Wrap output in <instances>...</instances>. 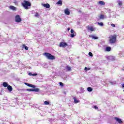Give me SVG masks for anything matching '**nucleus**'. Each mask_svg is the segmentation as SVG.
Listing matches in <instances>:
<instances>
[{
    "mask_svg": "<svg viewBox=\"0 0 124 124\" xmlns=\"http://www.w3.org/2000/svg\"><path fill=\"white\" fill-rule=\"evenodd\" d=\"M117 41V35H112L110 36L109 37V43L110 44H114Z\"/></svg>",
    "mask_w": 124,
    "mask_h": 124,
    "instance_id": "nucleus-1",
    "label": "nucleus"
},
{
    "mask_svg": "<svg viewBox=\"0 0 124 124\" xmlns=\"http://www.w3.org/2000/svg\"><path fill=\"white\" fill-rule=\"evenodd\" d=\"M64 12L66 15H70V11H69V9L66 8L64 10Z\"/></svg>",
    "mask_w": 124,
    "mask_h": 124,
    "instance_id": "nucleus-10",
    "label": "nucleus"
},
{
    "mask_svg": "<svg viewBox=\"0 0 124 124\" xmlns=\"http://www.w3.org/2000/svg\"><path fill=\"white\" fill-rule=\"evenodd\" d=\"M66 68L68 71H70L71 70V67L69 66H67Z\"/></svg>",
    "mask_w": 124,
    "mask_h": 124,
    "instance_id": "nucleus-25",
    "label": "nucleus"
},
{
    "mask_svg": "<svg viewBox=\"0 0 124 124\" xmlns=\"http://www.w3.org/2000/svg\"><path fill=\"white\" fill-rule=\"evenodd\" d=\"M25 85L26 86H28V87H31V88H36V87L35 85H33L32 84H31L30 83H28L27 82L24 83Z\"/></svg>",
    "mask_w": 124,
    "mask_h": 124,
    "instance_id": "nucleus-12",
    "label": "nucleus"
},
{
    "mask_svg": "<svg viewBox=\"0 0 124 124\" xmlns=\"http://www.w3.org/2000/svg\"><path fill=\"white\" fill-rule=\"evenodd\" d=\"M59 46L60 47H63V48H64L66 46H67V44H66V43L61 42L60 43Z\"/></svg>",
    "mask_w": 124,
    "mask_h": 124,
    "instance_id": "nucleus-11",
    "label": "nucleus"
},
{
    "mask_svg": "<svg viewBox=\"0 0 124 124\" xmlns=\"http://www.w3.org/2000/svg\"><path fill=\"white\" fill-rule=\"evenodd\" d=\"M67 30H68V31H70V28H67Z\"/></svg>",
    "mask_w": 124,
    "mask_h": 124,
    "instance_id": "nucleus-42",
    "label": "nucleus"
},
{
    "mask_svg": "<svg viewBox=\"0 0 124 124\" xmlns=\"http://www.w3.org/2000/svg\"><path fill=\"white\" fill-rule=\"evenodd\" d=\"M34 16H35V17H37V18H39V16H40V15H39V14H38V13H36Z\"/></svg>",
    "mask_w": 124,
    "mask_h": 124,
    "instance_id": "nucleus-28",
    "label": "nucleus"
},
{
    "mask_svg": "<svg viewBox=\"0 0 124 124\" xmlns=\"http://www.w3.org/2000/svg\"><path fill=\"white\" fill-rule=\"evenodd\" d=\"M45 56H46V58L48 59V60H55L56 58L55 57V56H53V55L51 54L50 53L46 52L44 54Z\"/></svg>",
    "mask_w": 124,
    "mask_h": 124,
    "instance_id": "nucleus-3",
    "label": "nucleus"
},
{
    "mask_svg": "<svg viewBox=\"0 0 124 124\" xmlns=\"http://www.w3.org/2000/svg\"><path fill=\"white\" fill-rule=\"evenodd\" d=\"M57 4H62V0H59L57 2Z\"/></svg>",
    "mask_w": 124,
    "mask_h": 124,
    "instance_id": "nucleus-29",
    "label": "nucleus"
},
{
    "mask_svg": "<svg viewBox=\"0 0 124 124\" xmlns=\"http://www.w3.org/2000/svg\"><path fill=\"white\" fill-rule=\"evenodd\" d=\"M74 30L73 29L71 30V33H74Z\"/></svg>",
    "mask_w": 124,
    "mask_h": 124,
    "instance_id": "nucleus-35",
    "label": "nucleus"
},
{
    "mask_svg": "<svg viewBox=\"0 0 124 124\" xmlns=\"http://www.w3.org/2000/svg\"><path fill=\"white\" fill-rule=\"evenodd\" d=\"M2 85L4 87V88H6L7 87H8V84L7 83V82H3Z\"/></svg>",
    "mask_w": 124,
    "mask_h": 124,
    "instance_id": "nucleus-18",
    "label": "nucleus"
},
{
    "mask_svg": "<svg viewBox=\"0 0 124 124\" xmlns=\"http://www.w3.org/2000/svg\"><path fill=\"white\" fill-rule=\"evenodd\" d=\"M26 91L27 92H35L36 93H38V92H39V88H33L32 89H27Z\"/></svg>",
    "mask_w": 124,
    "mask_h": 124,
    "instance_id": "nucleus-4",
    "label": "nucleus"
},
{
    "mask_svg": "<svg viewBox=\"0 0 124 124\" xmlns=\"http://www.w3.org/2000/svg\"><path fill=\"white\" fill-rule=\"evenodd\" d=\"M29 75H30V76H32V73H29Z\"/></svg>",
    "mask_w": 124,
    "mask_h": 124,
    "instance_id": "nucleus-39",
    "label": "nucleus"
},
{
    "mask_svg": "<svg viewBox=\"0 0 124 124\" xmlns=\"http://www.w3.org/2000/svg\"><path fill=\"white\" fill-rule=\"evenodd\" d=\"M111 27H113V28H115V27H116V25L114 24H111Z\"/></svg>",
    "mask_w": 124,
    "mask_h": 124,
    "instance_id": "nucleus-36",
    "label": "nucleus"
},
{
    "mask_svg": "<svg viewBox=\"0 0 124 124\" xmlns=\"http://www.w3.org/2000/svg\"><path fill=\"white\" fill-rule=\"evenodd\" d=\"M73 99H74V102L75 103H79V102H80V101L79 100H78L77 99V98H76V97H74Z\"/></svg>",
    "mask_w": 124,
    "mask_h": 124,
    "instance_id": "nucleus-17",
    "label": "nucleus"
},
{
    "mask_svg": "<svg viewBox=\"0 0 124 124\" xmlns=\"http://www.w3.org/2000/svg\"><path fill=\"white\" fill-rule=\"evenodd\" d=\"M80 92H81V93H84V92H85V90H84V88H80Z\"/></svg>",
    "mask_w": 124,
    "mask_h": 124,
    "instance_id": "nucleus-30",
    "label": "nucleus"
},
{
    "mask_svg": "<svg viewBox=\"0 0 124 124\" xmlns=\"http://www.w3.org/2000/svg\"><path fill=\"white\" fill-rule=\"evenodd\" d=\"M63 93H64V94H66V92H65V91L63 92Z\"/></svg>",
    "mask_w": 124,
    "mask_h": 124,
    "instance_id": "nucleus-41",
    "label": "nucleus"
},
{
    "mask_svg": "<svg viewBox=\"0 0 124 124\" xmlns=\"http://www.w3.org/2000/svg\"><path fill=\"white\" fill-rule=\"evenodd\" d=\"M105 17L103 15H101L99 16V19H104Z\"/></svg>",
    "mask_w": 124,
    "mask_h": 124,
    "instance_id": "nucleus-27",
    "label": "nucleus"
},
{
    "mask_svg": "<svg viewBox=\"0 0 124 124\" xmlns=\"http://www.w3.org/2000/svg\"><path fill=\"white\" fill-rule=\"evenodd\" d=\"M87 91L88 92H93V88H92V87H88L87 88Z\"/></svg>",
    "mask_w": 124,
    "mask_h": 124,
    "instance_id": "nucleus-24",
    "label": "nucleus"
},
{
    "mask_svg": "<svg viewBox=\"0 0 124 124\" xmlns=\"http://www.w3.org/2000/svg\"><path fill=\"white\" fill-rule=\"evenodd\" d=\"M114 120H115V121H116V122H117L118 124H123V123H124V122H123L122 119H121L119 117L114 118Z\"/></svg>",
    "mask_w": 124,
    "mask_h": 124,
    "instance_id": "nucleus-9",
    "label": "nucleus"
},
{
    "mask_svg": "<svg viewBox=\"0 0 124 124\" xmlns=\"http://www.w3.org/2000/svg\"><path fill=\"white\" fill-rule=\"evenodd\" d=\"M22 48L25 49V50H29V47H28V46H27L26 45H23L22 46Z\"/></svg>",
    "mask_w": 124,
    "mask_h": 124,
    "instance_id": "nucleus-23",
    "label": "nucleus"
},
{
    "mask_svg": "<svg viewBox=\"0 0 124 124\" xmlns=\"http://www.w3.org/2000/svg\"><path fill=\"white\" fill-rule=\"evenodd\" d=\"M98 3H99V4L101 5H105V2H104L103 1H99Z\"/></svg>",
    "mask_w": 124,
    "mask_h": 124,
    "instance_id": "nucleus-20",
    "label": "nucleus"
},
{
    "mask_svg": "<svg viewBox=\"0 0 124 124\" xmlns=\"http://www.w3.org/2000/svg\"><path fill=\"white\" fill-rule=\"evenodd\" d=\"M21 4L25 9H29V6H31V4L29 1L24 0L23 2L21 3Z\"/></svg>",
    "mask_w": 124,
    "mask_h": 124,
    "instance_id": "nucleus-2",
    "label": "nucleus"
},
{
    "mask_svg": "<svg viewBox=\"0 0 124 124\" xmlns=\"http://www.w3.org/2000/svg\"><path fill=\"white\" fill-rule=\"evenodd\" d=\"M117 3L120 7H122L123 6V4L124 3V2L123 1V0H117Z\"/></svg>",
    "mask_w": 124,
    "mask_h": 124,
    "instance_id": "nucleus-8",
    "label": "nucleus"
},
{
    "mask_svg": "<svg viewBox=\"0 0 124 124\" xmlns=\"http://www.w3.org/2000/svg\"><path fill=\"white\" fill-rule=\"evenodd\" d=\"M75 35H76V32H74L73 33H71V34H70V37L73 38L74 37V36H75Z\"/></svg>",
    "mask_w": 124,
    "mask_h": 124,
    "instance_id": "nucleus-21",
    "label": "nucleus"
},
{
    "mask_svg": "<svg viewBox=\"0 0 124 124\" xmlns=\"http://www.w3.org/2000/svg\"><path fill=\"white\" fill-rule=\"evenodd\" d=\"M10 9H11V10H13L14 11H16V7L14 6H10L9 7Z\"/></svg>",
    "mask_w": 124,
    "mask_h": 124,
    "instance_id": "nucleus-15",
    "label": "nucleus"
},
{
    "mask_svg": "<svg viewBox=\"0 0 124 124\" xmlns=\"http://www.w3.org/2000/svg\"><path fill=\"white\" fill-rule=\"evenodd\" d=\"M44 104L45 105H49V104H50V102L48 101H46L44 102Z\"/></svg>",
    "mask_w": 124,
    "mask_h": 124,
    "instance_id": "nucleus-22",
    "label": "nucleus"
},
{
    "mask_svg": "<svg viewBox=\"0 0 124 124\" xmlns=\"http://www.w3.org/2000/svg\"><path fill=\"white\" fill-rule=\"evenodd\" d=\"M110 83L111 85H116V81L110 82Z\"/></svg>",
    "mask_w": 124,
    "mask_h": 124,
    "instance_id": "nucleus-31",
    "label": "nucleus"
},
{
    "mask_svg": "<svg viewBox=\"0 0 124 124\" xmlns=\"http://www.w3.org/2000/svg\"><path fill=\"white\" fill-rule=\"evenodd\" d=\"M122 88H124V84H123L122 85Z\"/></svg>",
    "mask_w": 124,
    "mask_h": 124,
    "instance_id": "nucleus-43",
    "label": "nucleus"
},
{
    "mask_svg": "<svg viewBox=\"0 0 124 124\" xmlns=\"http://www.w3.org/2000/svg\"><path fill=\"white\" fill-rule=\"evenodd\" d=\"M7 90L9 92H12L13 89L12 88V86L9 85L7 86Z\"/></svg>",
    "mask_w": 124,
    "mask_h": 124,
    "instance_id": "nucleus-14",
    "label": "nucleus"
},
{
    "mask_svg": "<svg viewBox=\"0 0 124 124\" xmlns=\"http://www.w3.org/2000/svg\"><path fill=\"white\" fill-rule=\"evenodd\" d=\"M87 29L89 32H90V31H95V28L93 27L92 26H88Z\"/></svg>",
    "mask_w": 124,
    "mask_h": 124,
    "instance_id": "nucleus-5",
    "label": "nucleus"
},
{
    "mask_svg": "<svg viewBox=\"0 0 124 124\" xmlns=\"http://www.w3.org/2000/svg\"><path fill=\"white\" fill-rule=\"evenodd\" d=\"M89 55L90 56V57H93V53L91 52H89Z\"/></svg>",
    "mask_w": 124,
    "mask_h": 124,
    "instance_id": "nucleus-32",
    "label": "nucleus"
},
{
    "mask_svg": "<svg viewBox=\"0 0 124 124\" xmlns=\"http://www.w3.org/2000/svg\"><path fill=\"white\" fill-rule=\"evenodd\" d=\"M97 24H98V25L100 26V27H103L104 26L103 23L102 22H98Z\"/></svg>",
    "mask_w": 124,
    "mask_h": 124,
    "instance_id": "nucleus-26",
    "label": "nucleus"
},
{
    "mask_svg": "<svg viewBox=\"0 0 124 124\" xmlns=\"http://www.w3.org/2000/svg\"><path fill=\"white\" fill-rule=\"evenodd\" d=\"M14 3H15L16 5L18 4V2H17V1H16V0H14Z\"/></svg>",
    "mask_w": 124,
    "mask_h": 124,
    "instance_id": "nucleus-34",
    "label": "nucleus"
},
{
    "mask_svg": "<svg viewBox=\"0 0 124 124\" xmlns=\"http://www.w3.org/2000/svg\"><path fill=\"white\" fill-rule=\"evenodd\" d=\"M93 108H94V109H95L96 110L97 109H98V108L96 106H94V107H93Z\"/></svg>",
    "mask_w": 124,
    "mask_h": 124,
    "instance_id": "nucleus-37",
    "label": "nucleus"
},
{
    "mask_svg": "<svg viewBox=\"0 0 124 124\" xmlns=\"http://www.w3.org/2000/svg\"><path fill=\"white\" fill-rule=\"evenodd\" d=\"M43 6H44V7H45L46 8H50V4H49L48 3H46V4H42Z\"/></svg>",
    "mask_w": 124,
    "mask_h": 124,
    "instance_id": "nucleus-13",
    "label": "nucleus"
},
{
    "mask_svg": "<svg viewBox=\"0 0 124 124\" xmlns=\"http://www.w3.org/2000/svg\"><path fill=\"white\" fill-rule=\"evenodd\" d=\"M84 70H85V71L88 70V68L87 67H85Z\"/></svg>",
    "mask_w": 124,
    "mask_h": 124,
    "instance_id": "nucleus-40",
    "label": "nucleus"
},
{
    "mask_svg": "<svg viewBox=\"0 0 124 124\" xmlns=\"http://www.w3.org/2000/svg\"><path fill=\"white\" fill-rule=\"evenodd\" d=\"M89 37H91L93 39H98V37H96L94 35H89Z\"/></svg>",
    "mask_w": 124,
    "mask_h": 124,
    "instance_id": "nucleus-16",
    "label": "nucleus"
},
{
    "mask_svg": "<svg viewBox=\"0 0 124 124\" xmlns=\"http://www.w3.org/2000/svg\"><path fill=\"white\" fill-rule=\"evenodd\" d=\"M106 51H107V52H110V51H111V47H107L106 48Z\"/></svg>",
    "mask_w": 124,
    "mask_h": 124,
    "instance_id": "nucleus-19",
    "label": "nucleus"
},
{
    "mask_svg": "<svg viewBox=\"0 0 124 124\" xmlns=\"http://www.w3.org/2000/svg\"><path fill=\"white\" fill-rule=\"evenodd\" d=\"M123 92H124V90H123Z\"/></svg>",
    "mask_w": 124,
    "mask_h": 124,
    "instance_id": "nucleus-44",
    "label": "nucleus"
},
{
    "mask_svg": "<svg viewBox=\"0 0 124 124\" xmlns=\"http://www.w3.org/2000/svg\"><path fill=\"white\" fill-rule=\"evenodd\" d=\"M37 76V74L35 73V74H32V76Z\"/></svg>",
    "mask_w": 124,
    "mask_h": 124,
    "instance_id": "nucleus-38",
    "label": "nucleus"
},
{
    "mask_svg": "<svg viewBox=\"0 0 124 124\" xmlns=\"http://www.w3.org/2000/svg\"><path fill=\"white\" fill-rule=\"evenodd\" d=\"M22 21V19L21 18V17L20 16V15H17L16 16V23H20Z\"/></svg>",
    "mask_w": 124,
    "mask_h": 124,
    "instance_id": "nucleus-6",
    "label": "nucleus"
},
{
    "mask_svg": "<svg viewBox=\"0 0 124 124\" xmlns=\"http://www.w3.org/2000/svg\"><path fill=\"white\" fill-rule=\"evenodd\" d=\"M59 84H60V85L61 87H62V86H63V83H62V82H59Z\"/></svg>",
    "mask_w": 124,
    "mask_h": 124,
    "instance_id": "nucleus-33",
    "label": "nucleus"
},
{
    "mask_svg": "<svg viewBox=\"0 0 124 124\" xmlns=\"http://www.w3.org/2000/svg\"><path fill=\"white\" fill-rule=\"evenodd\" d=\"M106 58L108 61H115L116 60V57L115 56H107Z\"/></svg>",
    "mask_w": 124,
    "mask_h": 124,
    "instance_id": "nucleus-7",
    "label": "nucleus"
}]
</instances>
